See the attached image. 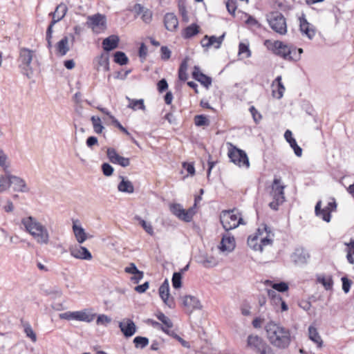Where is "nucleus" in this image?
Listing matches in <instances>:
<instances>
[{"label":"nucleus","instance_id":"obj_34","mask_svg":"<svg viewBox=\"0 0 354 354\" xmlns=\"http://www.w3.org/2000/svg\"><path fill=\"white\" fill-rule=\"evenodd\" d=\"M73 230L75 238L79 243H82L87 239L86 234L81 226L73 224Z\"/></svg>","mask_w":354,"mask_h":354},{"label":"nucleus","instance_id":"obj_24","mask_svg":"<svg viewBox=\"0 0 354 354\" xmlns=\"http://www.w3.org/2000/svg\"><path fill=\"white\" fill-rule=\"evenodd\" d=\"M119 37L117 35H112L105 38L102 41L103 49L106 51H111L116 48L119 43Z\"/></svg>","mask_w":354,"mask_h":354},{"label":"nucleus","instance_id":"obj_22","mask_svg":"<svg viewBox=\"0 0 354 354\" xmlns=\"http://www.w3.org/2000/svg\"><path fill=\"white\" fill-rule=\"evenodd\" d=\"M96 69L98 71L106 72L109 71V55L103 53L95 58Z\"/></svg>","mask_w":354,"mask_h":354},{"label":"nucleus","instance_id":"obj_38","mask_svg":"<svg viewBox=\"0 0 354 354\" xmlns=\"http://www.w3.org/2000/svg\"><path fill=\"white\" fill-rule=\"evenodd\" d=\"M295 255L297 257L295 259V261L297 263H306L307 260L310 257L309 254L306 251H305L304 250H297V252H295Z\"/></svg>","mask_w":354,"mask_h":354},{"label":"nucleus","instance_id":"obj_47","mask_svg":"<svg viewBox=\"0 0 354 354\" xmlns=\"http://www.w3.org/2000/svg\"><path fill=\"white\" fill-rule=\"evenodd\" d=\"M239 54L243 55L244 58H248L251 56V52L248 45L241 43L239 44Z\"/></svg>","mask_w":354,"mask_h":354},{"label":"nucleus","instance_id":"obj_52","mask_svg":"<svg viewBox=\"0 0 354 354\" xmlns=\"http://www.w3.org/2000/svg\"><path fill=\"white\" fill-rule=\"evenodd\" d=\"M178 10L183 19L187 18V12L186 9V5L185 0H180L178 1Z\"/></svg>","mask_w":354,"mask_h":354},{"label":"nucleus","instance_id":"obj_17","mask_svg":"<svg viewBox=\"0 0 354 354\" xmlns=\"http://www.w3.org/2000/svg\"><path fill=\"white\" fill-rule=\"evenodd\" d=\"M106 153L109 160L113 164H118L123 167L130 165L129 159L120 156L113 148H109Z\"/></svg>","mask_w":354,"mask_h":354},{"label":"nucleus","instance_id":"obj_51","mask_svg":"<svg viewBox=\"0 0 354 354\" xmlns=\"http://www.w3.org/2000/svg\"><path fill=\"white\" fill-rule=\"evenodd\" d=\"M290 146L294 150L295 155L298 157L302 155V149L297 145L295 139L289 142Z\"/></svg>","mask_w":354,"mask_h":354},{"label":"nucleus","instance_id":"obj_31","mask_svg":"<svg viewBox=\"0 0 354 354\" xmlns=\"http://www.w3.org/2000/svg\"><path fill=\"white\" fill-rule=\"evenodd\" d=\"M321 206H322V201H319L317 203L315 207V212L316 215L317 216L322 217L324 221L330 222V218H331L330 213L329 212L328 209H325V208L322 209Z\"/></svg>","mask_w":354,"mask_h":354},{"label":"nucleus","instance_id":"obj_6","mask_svg":"<svg viewBox=\"0 0 354 354\" xmlns=\"http://www.w3.org/2000/svg\"><path fill=\"white\" fill-rule=\"evenodd\" d=\"M220 220L223 228L226 231H229L242 223L243 218L237 211L233 209L223 211L220 216Z\"/></svg>","mask_w":354,"mask_h":354},{"label":"nucleus","instance_id":"obj_35","mask_svg":"<svg viewBox=\"0 0 354 354\" xmlns=\"http://www.w3.org/2000/svg\"><path fill=\"white\" fill-rule=\"evenodd\" d=\"M198 28H199L198 26L194 24L189 26L184 30V32L183 33V37L190 38L192 36H194L195 35H196L198 32V31H199Z\"/></svg>","mask_w":354,"mask_h":354},{"label":"nucleus","instance_id":"obj_16","mask_svg":"<svg viewBox=\"0 0 354 354\" xmlns=\"http://www.w3.org/2000/svg\"><path fill=\"white\" fill-rule=\"evenodd\" d=\"M225 34L223 33L222 35L219 37H216L214 35L212 36H208L205 35L201 40V43L203 48H209L212 46H213L216 49L220 48L224 38H225Z\"/></svg>","mask_w":354,"mask_h":354},{"label":"nucleus","instance_id":"obj_43","mask_svg":"<svg viewBox=\"0 0 354 354\" xmlns=\"http://www.w3.org/2000/svg\"><path fill=\"white\" fill-rule=\"evenodd\" d=\"M114 61L117 64H119L120 65H124L128 62V57L123 52L117 51L114 54Z\"/></svg>","mask_w":354,"mask_h":354},{"label":"nucleus","instance_id":"obj_2","mask_svg":"<svg viewBox=\"0 0 354 354\" xmlns=\"http://www.w3.org/2000/svg\"><path fill=\"white\" fill-rule=\"evenodd\" d=\"M21 224L28 232L39 245H48L50 241V233L47 227L32 216L21 218Z\"/></svg>","mask_w":354,"mask_h":354},{"label":"nucleus","instance_id":"obj_64","mask_svg":"<svg viewBox=\"0 0 354 354\" xmlns=\"http://www.w3.org/2000/svg\"><path fill=\"white\" fill-rule=\"evenodd\" d=\"M258 354H274L272 351V348L266 344L261 351H259Z\"/></svg>","mask_w":354,"mask_h":354},{"label":"nucleus","instance_id":"obj_63","mask_svg":"<svg viewBox=\"0 0 354 354\" xmlns=\"http://www.w3.org/2000/svg\"><path fill=\"white\" fill-rule=\"evenodd\" d=\"M183 168L186 169L188 174L193 176L195 174V169L192 164L191 163H183Z\"/></svg>","mask_w":354,"mask_h":354},{"label":"nucleus","instance_id":"obj_28","mask_svg":"<svg viewBox=\"0 0 354 354\" xmlns=\"http://www.w3.org/2000/svg\"><path fill=\"white\" fill-rule=\"evenodd\" d=\"M165 28L169 31H174L178 25L176 16L173 13H167L164 18Z\"/></svg>","mask_w":354,"mask_h":354},{"label":"nucleus","instance_id":"obj_3","mask_svg":"<svg viewBox=\"0 0 354 354\" xmlns=\"http://www.w3.org/2000/svg\"><path fill=\"white\" fill-rule=\"evenodd\" d=\"M273 236L270 227L263 225L258 228L254 235L248 237V245L253 250L262 252L264 248L272 245Z\"/></svg>","mask_w":354,"mask_h":354},{"label":"nucleus","instance_id":"obj_48","mask_svg":"<svg viewBox=\"0 0 354 354\" xmlns=\"http://www.w3.org/2000/svg\"><path fill=\"white\" fill-rule=\"evenodd\" d=\"M111 322V318L109 316L102 314L98 315L96 323L97 325L106 326Z\"/></svg>","mask_w":354,"mask_h":354},{"label":"nucleus","instance_id":"obj_27","mask_svg":"<svg viewBox=\"0 0 354 354\" xmlns=\"http://www.w3.org/2000/svg\"><path fill=\"white\" fill-rule=\"evenodd\" d=\"M56 53L59 56H64L70 50L69 41L67 36H64L59 41L56 46Z\"/></svg>","mask_w":354,"mask_h":354},{"label":"nucleus","instance_id":"obj_60","mask_svg":"<svg viewBox=\"0 0 354 354\" xmlns=\"http://www.w3.org/2000/svg\"><path fill=\"white\" fill-rule=\"evenodd\" d=\"M160 50L162 59L167 60L170 58L171 50L167 46H162Z\"/></svg>","mask_w":354,"mask_h":354},{"label":"nucleus","instance_id":"obj_32","mask_svg":"<svg viewBox=\"0 0 354 354\" xmlns=\"http://www.w3.org/2000/svg\"><path fill=\"white\" fill-rule=\"evenodd\" d=\"M126 99L129 102V104H128L127 107L133 110H142L145 111L146 106L145 105L144 100L140 99V100H135V99H131L129 97H126Z\"/></svg>","mask_w":354,"mask_h":354},{"label":"nucleus","instance_id":"obj_57","mask_svg":"<svg viewBox=\"0 0 354 354\" xmlns=\"http://www.w3.org/2000/svg\"><path fill=\"white\" fill-rule=\"evenodd\" d=\"M75 311H67L63 313H60L59 315V317L62 319H66V320H75Z\"/></svg>","mask_w":354,"mask_h":354},{"label":"nucleus","instance_id":"obj_1","mask_svg":"<svg viewBox=\"0 0 354 354\" xmlns=\"http://www.w3.org/2000/svg\"><path fill=\"white\" fill-rule=\"evenodd\" d=\"M265 330L267 339L274 347L285 349L290 346V331L280 324L270 321L265 326Z\"/></svg>","mask_w":354,"mask_h":354},{"label":"nucleus","instance_id":"obj_19","mask_svg":"<svg viewBox=\"0 0 354 354\" xmlns=\"http://www.w3.org/2000/svg\"><path fill=\"white\" fill-rule=\"evenodd\" d=\"M119 327L127 337L133 336L136 332V326L134 322L130 319H124L119 322Z\"/></svg>","mask_w":354,"mask_h":354},{"label":"nucleus","instance_id":"obj_12","mask_svg":"<svg viewBox=\"0 0 354 354\" xmlns=\"http://www.w3.org/2000/svg\"><path fill=\"white\" fill-rule=\"evenodd\" d=\"M33 57V51L31 50L22 48L19 52V62H21V66L24 70L26 71V75L30 77L28 71H31L30 64Z\"/></svg>","mask_w":354,"mask_h":354},{"label":"nucleus","instance_id":"obj_45","mask_svg":"<svg viewBox=\"0 0 354 354\" xmlns=\"http://www.w3.org/2000/svg\"><path fill=\"white\" fill-rule=\"evenodd\" d=\"M133 343L136 348H143L149 344V339L147 337L138 336L133 339Z\"/></svg>","mask_w":354,"mask_h":354},{"label":"nucleus","instance_id":"obj_44","mask_svg":"<svg viewBox=\"0 0 354 354\" xmlns=\"http://www.w3.org/2000/svg\"><path fill=\"white\" fill-rule=\"evenodd\" d=\"M194 123L198 127L208 126L209 121L206 116L203 115H198L194 117Z\"/></svg>","mask_w":354,"mask_h":354},{"label":"nucleus","instance_id":"obj_23","mask_svg":"<svg viewBox=\"0 0 354 354\" xmlns=\"http://www.w3.org/2000/svg\"><path fill=\"white\" fill-rule=\"evenodd\" d=\"M193 77L203 85L206 88H208L212 84L211 77L203 74L198 66H195L192 73Z\"/></svg>","mask_w":354,"mask_h":354},{"label":"nucleus","instance_id":"obj_15","mask_svg":"<svg viewBox=\"0 0 354 354\" xmlns=\"http://www.w3.org/2000/svg\"><path fill=\"white\" fill-rule=\"evenodd\" d=\"M183 304L187 313L191 314L194 310H201L202 305L199 299L192 295H186L183 298Z\"/></svg>","mask_w":354,"mask_h":354},{"label":"nucleus","instance_id":"obj_29","mask_svg":"<svg viewBox=\"0 0 354 354\" xmlns=\"http://www.w3.org/2000/svg\"><path fill=\"white\" fill-rule=\"evenodd\" d=\"M308 337L317 345V348H320L323 346L324 342L322 338L318 333L317 329L313 326L308 327Z\"/></svg>","mask_w":354,"mask_h":354},{"label":"nucleus","instance_id":"obj_61","mask_svg":"<svg viewBox=\"0 0 354 354\" xmlns=\"http://www.w3.org/2000/svg\"><path fill=\"white\" fill-rule=\"evenodd\" d=\"M168 87V84L165 79H162L158 83V89L159 92L162 93L165 91Z\"/></svg>","mask_w":354,"mask_h":354},{"label":"nucleus","instance_id":"obj_56","mask_svg":"<svg viewBox=\"0 0 354 354\" xmlns=\"http://www.w3.org/2000/svg\"><path fill=\"white\" fill-rule=\"evenodd\" d=\"M141 18L145 24H149L152 19V12L149 10L146 9L142 14Z\"/></svg>","mask_w":354,"mask_h":354},{"label":"nucleus","instance_id":"obj_7","mask_svg":"<svg viewBox=\"0 0 354 354\" xmlns=\"http://www.w3.org/2000/svg\"><path fill=\"white\" fill-rule=\"evenodd\" d=\"M86 25L95 34H100L106 29V18L105 15L97 13L88 16Z\"/></svg>","mask_w":354,"mask_h":354},{"label":"nucleus","instance_id":"obj_14","mask_svg":"<svg viewBox=\"0 0 354 354\" xmlns=\"http://www.w3.org/2000/svg\"><path fill=\"white\" fill-rule=\"evenodd\" d=\"M236 246L235 239L229 233L223 236L218 248L221 252L229 254L232 252Z\"/></svg>","mask_w":354,"mask_h":354},{"label":"nucleus","instance_id":"obj_37","mask_svg":"<svg viewBox=\"0 0 354 354\" xmlns=\"http://www.w3.org/2000/svg\"><path fill=\"white\" fill-rule=\"evenodd\" d=\"M91 120L94 131L98 134L101 133L104 129V126L102 124L101 119L97 116H92Z\"/></svg>","mask_w":354,"mask_h":354},{"label":"nucleus","instance_id":"obj_11","mask_svg":"<svg viewBox=\"0 0 354 354\" xmlns=\"http://www.w3.org/2000/svg\"><path fill=\"white\" fill-rule=\"evenodd\" d=\"M197 261L199 264L205 268H214L218 265L220 259L213 253H201L197 257Z\"/></svg>","mask_w":354,"mask_h":354},{"label":"nucleus","instance_id":"obj_59","mask_svg":"<svg viewBox=\"0 0 354 354\" xmlns=\"http://www.w3.org/2000/svg\"><path fill=\"white\" fill-rule=\"evenodd\" d=\"M250 111L252 115L253 119L256 123L259 122L261 120V115L254 106H251L250 108Z\"/></svg>","mask_w":354,"mask_h":354},{"label":"nucleus","instance_id":"obj_46","mask_svg":"<svg viewBox=\"0 0 354 354\" xmlns=\"http://www.w3.org/2000/svg\"><path fill=\"white\" fill-rule=\"evenodd\" d=\"M182 275L180 272H174L172 277V286L174 288L177 289L181 287L182 285Z\"/></svg>","mask_w":354,"mask_h":354},{"label":"nucleus","instance_id":"obj_9","mask_svg":"<svg viewBox=\"0 0 354 354\" xmlns=\"http://www.w3.org/2000/svg\"><path fill=\"white\" fill-rule=\"evenodd\" d=\"M228 156L230 160L239 167L248 168L250 162L246 153L236 147H232L228 151Z\"/></svg>","mask_w":354,"mask_h":354},{"label":"nucleus","instance_id":"obj_36","mask_svg":"<svg viewBox=\"0 0 354 354\" xmlns=\"http://www.w3.org/2000/svg\"><path fill=\"white\" fill-rule=\"evenodd\" d=\"M317 281L322 284L324 288L327 290H331L333 288V281L330 276H319L317 278Z\"/></svg>","mask_w":354,"mask_h":354},{"label":"nucleus","instance_id":"obj_5","mask_svg":"<svg viewBox=\"0 0 354 354\" xmlns=\"http://www.w3.org/2000/svg\"><path fill=\"white\" fill-rule=\"evenodd\" d=\"M285 185L281 184L280 178H274L271 186L270 196L273 201L269 203V207L277 210L278 207L285 201Z\"/></svg>","mask_w":354,"mask_h":354},{"label":"nucleus","instance_id":"obj_13","mask_svg":"<svg viewBox=\"0 0 354 354\" xmlns=\"http://www.w3.org/2000/svg\"><path fill=\"white\" fill-rule=\"evenodd\" d=\"M159 295L165 305L169 308H173L175 306L174 298L170 297L169 283L167 279H165L161 284L158 290Z\"/></svg>","mask_w":354,"mask_h":354},{"label":"nucleus","instance_id":"obj_41","mask_svg":"<svg viewBox=\"0 0 354 354\" xmlns=\"http://www.w3.org/2000/svg\"><path fill=\"white\" fill-rule=\"evenodd\" d=\"M10 186V174L0 177V193L7 190Z\"/></svg>","mask_w":354,"mask_h":354},{"label":"nucleus","instance_id":"obj_42","mask_svg":"<svg viewBox=\"0 0 354 354\" xmlns=\"http://www.w3.org/2000/svg\"><path fill=\"white\" fill-rule=\"evenodd\" d=\"M135 218L139 221V223L146 231V232H147L150 235L153 234V228L150 223L145 221L138 216H136Z\"/></svg>","mask_w":354,"mask_h":354},{"label":"nucleus","instance_id":"obj_30","mask_svg":"<svg viewBox=\"0 0 354 354\" xmlns=\"http://www.w3.org/2000/svg\"><path fill=\"white\" fill-rule=\"evenodd\" d=\"M121 179L120 183L118 185V189L120 192L132 194L134 192V187L133 183L129 180L125 179L123 176H120Z\"/></svg>","mask_w":354,"mask_h":354},{"label":"nucleus","instance_id":"obj_18","mask_svg":"<svg viewBox=\"0 0 354 354\" xmlns=\"http://www.w3.org/2000/svg\"><path fill=\"white\" fill-rule=\"evenodd\" d=\"M267 344L257 335H250L247 339V346L256 352L261 351Z\"/></svg>","mask_w":354,"mask_h":354},{"label":"nucleus","instance_id":"obj_10","mask_svg":"<svg viewBox=\"0 0 354 354\" xmlns=\"http://www.w3.org/2000/svg\"><path fill=\"white\" fill-rule=\"evenodd\" d=\"M170 211L179 219L185 222H190L196 213L194 207L185 209L183 206L178 203L171 205Z\"/></svg>","mask_w":354,"mask_h":354},{"label":"nucleus","instance_id":"obj_4","mask_svg":"<svg viewBox=\"0 0 354 354\" xmlns=\"http://www.w3.org/2000/svg\"><path fill=\"white\" fill-rule=\"evenodd\" d=\"M265 46L274 54L288 61H298L299 54H297V48L292 46H288L280 41L266 39L264 41Z\"/></svg>","mask_w":354,"mask_h":354},{"label":"nucleus","instance_id":"obj_50","mask_svg":"<svg viewBox=\"0 0 354 354\" xmlns=\"http://www.w3.org/2000/svg\"><path fill=\"white\" fill-rule=\"evenodd\" d=\"M24 332L27 337H28L33 342L37 341V336L32 328L29 324H26L24 327Z\"/></svg>","mask_w":354,"mask_h":354},{"label":"nucleus","instance_id":"obj_33","mask_svg":"<svg viewBox=\"0 0 354 354\" xmlns=\"http://www.w3.org/2000/svg\"><path fill=\"white\" fill-rule=\"evenodd\" d=\"M68 8L66 4L60 3L58 5L53 15V19H55L56 23L62 20L67 12Z\"/></svg>","mask_w":354,"mask_h":354},{"label":"nucleus","instance_id":"obj_25","mask_svg":"<svg viewBox=\"0 0 354 354\" xmlns=\"http://www.w3.org/2000/svg\"><path fill=\"white\" fill-rule=\"evenodd\" d=\"M10 185H14V189L17 192H26L28 189L25 180L20 177L10 174Z\"/></svg>","mask_w":354,"mask_h":354},{"label":"nucleus","instance_id":"obj_49","mask_svg":"<svg viewBox=\"0 0 354 354\" xmlns=\"http://www.w3.org/2000/svg\"><path fill=\"white\" fill-rule=\"evenodd\" d=\"M271 286L274 290H277L281 292H286L288 289V286L285 282L274 283H272Z\"/></svg>","mask_w":354,"mask_h":354},{"label":"nucleus","instance_id":"obj_26","mask_svg":"<svg viewBox=\"0 0 354 354\" xmlns=\"http://www.w3.org/2000/svg\"><path fill=\"white\" fill-rule=\"evenodd\" d=\"M75 320L88 323L92 322L95 317V314L92 313L88 309L75 311Z\"/></svg>","mask_w":354,"mask_h":354},{"label":"nucleus","instance_id":"obj_40","mask_svg":"<svg viewBox=\"0 0 354 354\" xmlns=\"http://www.w3.org/2000/svg\"><path fill=\"white\" fill-rule=\"evenodd\" d=\"M275 82H277L278 83V90L277 92L273 91V95L277 99H281L283 97V93L285 91V87L281 83V77L278 76L276 78Z\"/></svg>","mask_w":354,"mask_h":354},{"label":"nucleus","instance_id":"obj_8","mask_svg":"<svg viewBox=\"0 0 354 354\" xmlns=\"http://www.w3.org/2000/svg\"><path fill=\"white\" fill-rule=\"evenodd\" d=\"M271 28L280 35H284L287 32L286 19L283 15L278 12H272L268 19Z\"/></svg>","mask_w":354,"mask_h":354},{"label":"nucleus","instance_id":"obj_55","mask_svg":"<svg viewBox=\"0 0 354 354\" xmlns=\"http://www.w3.org/2000/svg\"><path fill=\"white\" fill-rule=\"evenodd\" d=\"M226 8L230 14H234L236 10V0H227L226 1Z\"/></svg>","mask_w":354,"mask_h":354},{"label":"nucleus","instance_id":"obj_53","mask_svg":"<svg viewBox=\"0 0 354 354\" xmlns=\"http://www.w3.org/2000/svg\"><path fill=\"white\" fill-rule=\"evenodd\" d=\"M8 156L0 149V167H3L5 171L8 168V165L6 164Z\"/></svg>","mask_w":354,"mask_h":354},{"label":"nucleus","instance_id":"obj_54","mask_svg":"<svg viewBox=\"0 0 354 354\" xmlns=\"http://www.w3.org/2000/svg\"><path fill=\"white\" fill-rule=\"evenodd\" d=\"M102 169L104 175L106 176H110L113 173V168L109 163H103L102 165Z\"/></svg>","mask_w":354,"mask_h":354},{"label":"nucleus","instance_id":"obj_20","mask_svg":"<svg viewBox=\"0 0 354 354\" xmlns=\"http://www.w3.org/2000/svg\"><path fill=\"white\" fill-rule=\"evenodd\" d=\"M71 256L78 259L91 260L92 254L88 250L83 246L77 245L70 248Z\"/></svg>","mask_w":354,"mask_h":354},{"label":"nucleus","instance_id":"obj_58","mask_svg":"<svg viewBox=\"0 0 354 354\" xmlns=\"http://www.w3.org/2000/svg\"><path fill=\"white\" fill-rule=\"evenodd\" d=\"M342 290L345 293H348L350 290L351 286V281L346 277L342 278Z\"/></svg>","mask_w":354,"mask_h":354},{"label":"nucleus","instance_id":"obj_62","mask_svg":"<svg viewBox=\"0 0 354 354\" xmlns=\"http://www.w3.org/2000/svg\"><path fill=\"white\" fill-rule=\"evenodd\" d=\"M98 144L97 138L95 136H90L86 140V145L88 147H93Z\"/></svg>","mask_w":354,"mask_h":354},{"label":"nucleus","instance_id":"obj_39","mask_svg":"<svg viewBox=\"0 0 354 354\" xmlns=\"http://www.w3.org/2000/svg\"><path fill=\"white\" fill-rule=\"evenodd\" d=\"M156 317L158 319V320L160 321L165 325L164 328H165L166 329H169L173 327L172 322L164 313L160 312L156 314Z\"/></svg>","mask_w":354,"mask_h":354},{"label":"nucleus","instance_id":"obj_21","mask_svg":"<svg viewBox=\"0 0 354 354\" xmlns=\"http://www.w3.org/2000/svg\"><path fill=\"white\" fill-rule=\"evenodd\" d=\"M299 26L300 30L304 35H306L310 39L314 37L315 35V28L304 17L299 18Z\"/></svg>","mask_w":354,"mask_h":354}]
</instances>
